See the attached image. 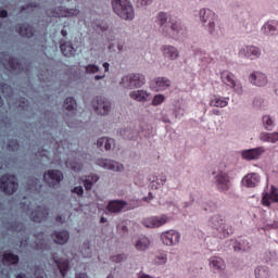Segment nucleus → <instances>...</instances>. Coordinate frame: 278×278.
Returning a JSON list of instances; mask_svg holds the SVG:
<instances>
[{"mask_svg": "<svg viewBox=\"0 0 278 278\" xmlns=\"http://www.w3.org/2000/svg\"><path fill=\"white\" fill-rule=\"evenodd\" d=\"M127 258V256H125V254H117L114 256H111V262H114L115 264H119V262H123Z\"/></svg>", "mask_w": 278, "mask_h": 278, "instance_id": "50", "label": "nucleus"}, {"mask_svg": "<svg viewBox=\"0 0 278 278\" xmlns=\"http://www.w3.org/2000/svg\"><path fill=\"white\" fill-rule=\"evenodd\" d=\"M239 55H243L248 60H257L262 55V51L255 46H245L239 51Z\"/></svg>", "mask_w": 278, "mask_h": 278, "instance_id": "16", "label": "nucleus"}, {"mask_svg": "<svg viewBox=\"0 0 278 278\" xmlns=\"http://www.w3.org/2000/svg\"><path fill=\"white\" fill-rule=\"evenodd\" d=\"M105 143V138H100L97 141L98 149H103V144Z\"/></svg>", "mask_w": 278, "mask_h": 278, "instance_id": "60", "label": "nucleus"}, {"mask_svg": "<svg viewBox=\"0 0 278 278\" xmlns=\"http://www.w3.org/2000/svg\"><path fill=\"white\" fill-rule=\"evenodd\" d=\"M7 147L9 151H17L18 142L16 140H10Z\"/></svg>", "mask_w": 278, "mask_h": 278, "instance_id": "52", "label": "nucleus"}, {"mask_svg": "<svg viewBox=\"0 0 278 278\" xmlns=\"http://www.w3.org/2000/svg\"><path fill=\"white\" fill-rule=\"evenodd\" d=\"M75 278H88V274L86 273L76 274Z\"/></svg>", "mask_w": 278, "mask_h": 278, "instance_id": "62", "label": "nucleus"}, {"mask_svg": "<svg viewBox=\"0 0 278 278\" xmlns=\"http://www.w3.org/2000/svg\"><path fill=\"white\" fill-rule=\"evenodd\" d=\"M132 244L136 251L144 253V251H149V248L151 247V239L146 236L137 237L134 239Z\"/></svg>", "mask_w": 278, "mask_h": 278, "instance_id": "17", "label": "nucleus"}, {"mask_svg": "<svg viewBox=\"0 0 278 278\" xmlns=\"http://www.w3.org/2000/svg\"><path fill=\"white\" fill-rule=\"evenodd\" d=\"M105 168H108V170H114L115 173H123V170L125 169L123 164L116 161H108V160L105 163Z\"/></svg>", "mask_w": 278, "mask_h": 278, "instance_id": "37", "label": "nucleus"}, {"mask_svg": "<svg viewBox=\"0 0 278 278\" xmlns=\"http://www.w3.org/2000/svg\"><path fill=\"white\" fill-rule=\"evenodd\" d=\"M16 31L22 36L23 38H34V27H31L29 24H21L16 26Z\"/></svg>", "mask_w": 278, "mask_h": 278, "instance_id": "30", "label": "nucleus"}, {"mask_svg": "<svg viewBox=\"0 0 278 278\" xmlns=\"http://www.w3.org/2000/svg\"><path fill=\"white\" fill-rule=\"evenodd\" d=\"M261 140L275 144V142H278V132H263L261 134Z\"/></svg>", "mask_w": 278, "mask_h": 278, "instance_id": "39", "label": "nucleus"}, {"mask_svg": "<svg viewBox=\"0 0 278 278\" xmlns=\"http://www.w3.org/2000/svg\"><path fill=\"white\" fill-rule=\"evenodd\" d=\"M210 225L213 229H216L219 231V233H223L224 238H227V236H231V233H233V227L226 225L225 219L220 215H214L211 218Z\"/></svg>", "mask_w": 278, "mask_h": 278, "instance_id": "8", "label": "nucleus"}, {"mask_svg": "<svg viewBox=\"0 0 278 278\" xmlns=\"http://www.w3.org/2000/svg\"><path fill=\"white\" fill-rule=\"evenodd\" d=\"M43 179L50 188H55V186H60V181L64 179V174L58 169H50L43 174Z\"/></svg>", "mask_w": 278, "mask_h": 278, "instance_id": "10", "label": "nucleus"}, {"mask_svg": "<svg viewBox=\"0 0 278 278\" xmlns=\"http://www.w3.org/2000/svg\"><path fill=\"white\" fill-rule=\"evenodd\" d=\"M0 189L5 194H14L18 190V179L14 175H4L0 178Z\"/></svg>", "mask_w": 278, "mask_h": 278, "instance_id": "7", "label": "nucleus"}, {"mask_svg": "<svg viewBox=\"0 0 278 278\" xmlns=\"http://www.w3.org/2000/svg\"><path fill=\"white\" fill-rule=\"evenodd\" d=\"M153 0H138L137 1V7L138 8H144V5H150Z\"/></svg>", "mask_w": 278, "mask_h": 278, "instance_id": "58", "label": "nucleus"}, {"mask_svg": "<svg viewBox=\"0 0 278 278\" xmlns=\"http://www.w3.org/2000/svg\"><path fill=\"white\" fill-rule=\"evenodd\" d=\"M126 205H127V202L123 200H114L109 203V205L106 206V210L109 212H113L116 214L125 210Z\"/></svg>", "mask_w": 278, "mask_h": 278, "instance_id": "31", "label": "nucleus"}, {"mask_svg": "<svg viewBox=\"0 0 278 278\" xmlns=\"http://www.w3.org/2000/svg\"><path fill=\"white\" fill-rule=\"evenodd\" d=\"M273 118H270V116L265 115L263 116V125L265 127V129H267L268 131L273 130Z\"/></svg>", "mask_w": 278, "mask_h": 278, "instance_id": "46", "label": "nucleus"}, {"mask_svg": "<svg viewBox=\"0 0 278 278\" xmlns=\"http://www.w3.org/2000/svg\"><path fill=\"white\" fill-rule=\"evenodd\" d=\"M229 105V98H220V97H214L210 101L211 108H227Z\"/></svg>", "mask_w": 278, "mask_h": 278, "instance_id": "33", "label": "nucleus"}, {"mask_svg": "<svg viewBox=\"0 0 278 278\" xmlns=\"http://www.w3.org/2000/svg\"><path fill=\"white\" fill-rule=\"evenodd\" d=\"M51 238L55 244H66L68 240L71 239V233L68 230H62V231H54L51 235Z\"/></svg>", "mask_w": 278, "mask_h": 278, "instance_id": "24", "label": "nucleus"}, {"mask_svg": "<svg viewBox=\"0 0 278 278\" xmlns=\"http://www.w3.org/2000/svg\"><path fill=\"white\" fill-rule=\"evenodd\" d=\"M277 255V253L275 251H268L265 253V262H270V260H273V257H275Z\"/></svg>", "mask_w": 278, "mask_h": 278, "instance_id": "55", "label": "nucleus"}, {"mask_svg": "<svg viewBox=\"0 0 278 278\" xmlns=\"http://www.w3.org/2000/svg\"><path fill=\"white\" fill-rule=\"evenodd\" d=\"M151 88L156 90V92H162L170 88V80L166 77H157L151 83Z\"/></svg>", "mask_w": 278, "mask_h": 278, "instance_id": "21", "label": "nucleus"}, {"mask_svg": "<svg viewBox=\"0 0 278 278\" xmlns=\"http://www.w3.org/2000/svg\"><path fill=\"white\" fill-rule=\"evenodd\" d=\"M264 34L266 36H275L278 34V22L277 21H269L263 26Z\"/></svg>", "mask_w": 278, "mask_h": 278, "instance_id": "32", "label": "nucleus"}, {"mask_svg": "<svg viewBox=\"0 0 278 278\" xmlns=\"http://www.w3.org/2000/svg\"><path fill=\"white\" fill-rule=\"evenodd\" d=\"M220 79L223 84L226 86H229L230 88H233L236 92H242V86L236 81V76H233L232 73L228 71H224L220 73Z\"/></svg>", "mask_w": 278, "mask_h": 278, "instance_id": "12", "label": "nucleus"}, {"mask_svg": "<svg viewBox=\"0 0 278 278\" xmlns=\"http://www.w3.org/2000/svg\"><path fill=\"white\" fill-rule=\"evenodd\" d=\"M85 73H87V75H94V73H99V66L89 64L85 67Z\"/></svg>", "mask_w": 278, "mask_h": 278, "instance_id": "48", "label": "nucleus"}, {"mask_svg": "<svg viewBox=\"0 0 278 278\" xmlns=\"http://www.w3.org/2000/svg\"><path fill=\"white\" fill-rule=\"evenodd\" d=\"M263 153H266V150L264 149V147H258V148L243 150L241 152V157L243 160H247L248 162H251L253 160H260Z\"/></svg>", "mask_w": 278, "mask_h": 278, "instance_id": "15", "label": "nucleus"}, {"mask_svg": "<svg viewBox=\"0 0 278 278\" xmlns=\"http://www.w3.org/2000/svg\"><path fill=\"white\" fill-rule=\"evenodd\" d=\"M17 108H22V110H27V100L25 98H21L18 102H16Z\"/></svg>", "mask_w": 278, "mask_h": 278, "instance_id": "53", "label": "nucleus"}, {"mask_svg": "<svg viewBox=\"0 0 278 278\" xmlns=\"http://www.w3.org/2000/svg\"><path fill=\"white\" fill-rule=\"evenodd\" d=\"M114 147V139L108 138L105 139V151H110Z\"/></svg>", "mask_w": 278, "mask_h": 278, "instance_id": "54", "label": "nucleus"}, {"mask_svg": "<svg viewBox=\"0 0 278 278\" xmlns=\"http://www.w3.org/2000/svg\"><path fill=\"white\" fill-rule=\"evenodd\" d=\"M129 97L132 99V101L147 103V101H149V97H151V93H149L147 90H135L129 92Z\"/></svg>", "mask_w": 278, "mask_h": 278, "instance_id": "26", "label": "nucleus"}, {"mask_svg": "<svg viewBox=\"0 0 278 278\" xmlns=\"http://www.w3.org/2000/svg\"><path fill=\"white\" fill-rule=\"evenodd\" d=\"M54 260V264L59 268V273L62 278L66 277V273H68V260L66 258H56L55 255L52 256Z\"/></svg>", "mask_w": 278, "mask_h": 278, "instance_id": "29", "label": "nucleus"}, {"mask_svg": "<svg viewBox=\"0 0 278 278\" xmlns=\"http://www.w3.org/2000/svg\"><path fill=\"white\" fill-rule=\"evenodd\" d=\"M112 8L115 14L124 21H134L136 16V11L129 0H112Z\"/></svg>", "mask_w": 278, "mask_h": 278, "instance_id": "3", "label": "nucleus"}, {"mask_svg": "<svg viewBox=\"0 0 278 278\" xmlns=\"http://www.w3.org/2000/svg\"><path fill=\"white\" fill-rule=\"evenodd\" d=\"M166 223H168V216L166 215L152 216L142 220V225L150 229L162 227L163 225H166Z\"/></svg>", "mask_w": 278, "mask_h": 278, "instance_id": "14", "label": "nucleus"}, {"mask_svg": "<svg viewBox=\"0 0 278 278\" xmlns=\"http://www.w3.org/2000/svg\"><path fill=\"white\" fill-rule=\"evenodd\" d=\"M55 222L59 223L60 225H64V223H66V215L64 214L58 215L55 217Z\"/></svg>", "mask_w": 278, "mask_h": 278, "instance_id": "59", "label": "nucleus"}, {"mask_svg": "<svg viewBox=\"0 0 278 278\" xmlns=\"http://www.w3.org/2000/svg\"><path fill=\"white\" fill-rule=\"evenodd\" d=\"M35 247L37 250L45 249V233L40 232L37 235V240L35 241Z\"/></svg>", "mask_w": 278, "mask_h": 278, "instance_id": "45", "label": "nucleus"}, {"mask_svg": "<svg viewBox=\"0 0 278 278\" xmlns=\"http://www.w3.org/2000/svg\"><path fill=\"white\" fill-rule=\"evenodd\" d=\"M23 207L33 223H42L49 218V207L45 205L37 206L33 212H29V205H24Z\"/></svg>", "mask_w": 278, "mask_h": 278, "instance_id": "6", "label": "nucleus"}, {"mask_svg": "<svg viewBox=\"0 0 278 278\" xmlns=\"http://www.w3.org/2000/svg\"><path fill=\"white\" fill-rule=\"evenodd\" d=\"M27 184H28V190L38 191L41 188L40 180L34 177L29 178Z\"/></svg>", "mask_w": 278, "mask_h": 278, "instance_id": "42", "label": "nucleus"}, {"mask_svg": "<svg viewBox=\"0 0 278 278\" xmlns=\"http://www.w3.org/2000/svg\"><path fill=\"white\" fill-rule=\"evenodd\" d=\"M80 253L84 255V257H90V255H92V247L90 245V241H85L83 243Z\"/></svg>", "mask_w": 278, "mask_h": 278, "instance_id": "41", "label": "nucleus"}, {"mask_svg": "<svg viewBox=\"0 0 278 278\" xmlns=\"http://www.w3.org/2000/svg\"><path fill=\"white\" fill-rule=\"evenodd\" d=\"M60 49L65 58H73L77 51L71 41H66L64 39L60 41Z\"/></svg>", "mask_w": 278, "mask_h": 278, "instance_id": "25", "label": "nucleus"}, {"mask_svg": "<svg viewBox=\"0 0 278 278\" xmlns=\"http://www.w3.org/2000/svg\"><path fill=\"white\" fill-rule=\"evenodd\" d=\"M0 90L4 94V97L9 101V105H12V99H14V92L12 91V87L8 86L7 84L0 85Z\"/></svg>", "mask_w": 278, "mask_h": 278, "instance_id": "38", "label": "nucleus"}, {"mask_svg": "<svg viewBox=\"0 0 278 278\" xmlns=\"http://www.w3.org/2000/svg\"><path fill=\"white\" fill-rule=\"evenodd\" d=\"M271 203H278V192L275 186H271L270 192L264 193L262 198V205L264 207H270Z\"/></svg>", "mask_w": 278, "mask_h": 278, "instance_id": "18", "label": "nucleus"}, {"mask_svg": "<svg viewBox=\"0 0 278 278\" xmlns=\"http://www.w3.org/2000/svg\"><path fill=\"white\" fill-rule=\"evenodd\" d=\"M166 262H168V257L166 256L165 252H159L157 254H155L153 258V263L156 264L157 266L166 264Z\"/></svg>", "mask_w": 278, "mask_h": 278, "instance_id": "40", "label": "nucleus"}, {"mask_svg": "<svg viewBox=\"0 0 278 278\" xmlns=\"http://www.w3.org/2000/svg\"><path fill=\"white\" fill-rule=\"evenodd\" d=\"M72 192L74 194H78V197H81V194H84V187L78 186L72 189Z\"/></svg>", "mask_w": 278, "mask_h": 278, "instance_id": "56", "label": "nucleus"}, {"mask_svg": "<svg viewBox=\"0 0 278 278\" xmlns=\"http://www.w3.org/2000/svg\"><path fill=\"white\" fill-rule=\"evenodd\" d=\"M34 8H37L35 3H28L26 7L22 5V12H25V11L31 12Z\"/></svg>", "mask_w": 278, "mask_h": 278, "instance_id": "57", "label": "nucleus"}, {"mask_svg": "<svg viewBox=\"0 0 278 278\" xmlns=\"http://www.w3.org/2000/svg\"><path fill=\"white\" fill-rule=\"evenodd\" d=\"M92 108L96 114H100V116L105 115V98L104 97H96L92 100Z\"/></svg>", "mask_w": 278, "mask_h": 278, "instance_id": "28", "label": "nucleus"}, {"mask_svg": "<svg viewBox=\"0 0 278 278\" xmlns=\"http://www.w3.org/2000/svg\"><path fill=\"white\" fill-rule=\"evenodd\" d=\"M72 170H75V173H79L81 170V164H74L71 165Z\"/></svg>", "mask_w": 278, "mask_h": 278, "instance_id": "61", "label": "nucleus"}, {"mask_svg": "<svg viewBox=\"0 0 278 278\" xmlns=\"http://www.w3.org/2000/svg\"><path fill=\"white\" fill-rule=\"evenodd\" d=\"M166 100V97L164 94H155L154 98L152 99V105L157 106L162 105L163 101Z\"/></svg>", "mask_w": 278, "mask_h": 278, "instance_id": "47", "label": "nucleus"}, {"mask_svg": "<svg viewBox=\"0 0 278 278\" xmlns=\"http://www.w3.org/2000/svg\"><path fill=\"white\" fill-rule=\"evenodd\" d=\"M161 240L166 247H175V244H179V240H181V235H179L177 230H168L162 232Z\"/></svg>", "mask_w": 278, "mask_h": 278, "instance_id": "11", "label": "nucleus"}, {"mask_svg": "<svg viewBox=\"0 0 278 278\" xmlns=\"http://www.w3.org/2000/svg\"><path fill=\"white\" fill-rule=\"evenodd\" d=\"M8 17V11L2 10L0 11V18H7Z\"/></svg>", "mask_w": 278, "mask_h": 278, "instance_id": "63", "label": "nucleus"}, {"mask_svg": "<svg viewBox=\"0 0 278 278\" xmlns=\"http://www.w3.org/2000/svg\"><path fill=\"white\" fill-rule=\"evenodd\" d=\"M119 136H122L124 140H134V130L131 128H124L119 130Z\"/></svg>", "mask_w": 278, "mask_h": 278, "instance_id": "43", "label": "nucleus"}, {"mask_svg": "<svg viewBox=\"0 0 278 278\" xmlns=\"http://www.w3.org/2000/svg\"><path fill=\"white\" fill-rule=\"evenodd\" d=\"M35 278H47V274L45 273V269L40 267L35 268Z\"/></svg>", "mask_w": 278, "mask_h": 278, "instance_id": "51", "label": "nucleus"}, {"mask_svg": "<svg viewBox=\"0 0 278 278\" xmlns=\"http://www.w3.org/2000/svg\"><path fill=\"white\" fill-rule=\"evenodd\" d=\"M97 181H99L98 176H88L84 184L86 190H92V185L97 184Z\"/></svg>", "mask_w": 278, "mask_h": 278, "instance_id": "44", "label": "nucleus"}, {"mask_svg": "<svg viewBox=\"0 0 278 278\" xmlns=\"http://www.w3.org/2000/svg\"><path fill=\"white\" fill-rule=\"evenodd\" d=\"M147 84V78L142 74H130L126 75L121 80V86L127 88L128 90H134V88H142Z\"/></svg>", "mask_w": 278, "mask_h": 278, "instance_id": "5", "label": "nucleus"}, {"mask_svg": "<svg viewBox=\"0 0 278 278\" xmlns=\"http://www.w3.org/2000/svg\"><path fill=\"white\" fill-rule=\"evenodd\" d=\"M156 24L160 25L164 36H168L174 39L179 38V34H181V24L173 18H169L168 21L166 13L160 12L157 14Z\"/></svg>", "mask_w": 278, "mask_h": 278, "instance_id": "2", "label": "nucleus"}, {"mask_svg": "<svg viewBox=\"0 0 278 278\" xmlns=\"http://www.w3.org/2000/svg\"><path fill=\"white\" fill-rule=\"evenodd\" d=\"M63 108L70 114H75V112L77 110V102H75V99H73V98H67L64 101Z\"/></svg>", "mask_w": 278, "mask_h": 278, "instance_id": "36", "label": "nucleus"}, {"mask_svg": "<svg viewBox=\"0 0 278 278\" xmlns=\"http://www.w3.org/2000/svg\"><path fill=\"white\" fill-rule=\"evenodd\" d=\"M1 8H8V2H5V0H0V9Z\"/></svg>", "mask_w": 278, "mask_h": 278, "instance_id": "64", "label": "nucleus"}, {"mask_svg": "<svg viewBox=\"0 0 278 278\" xmlns=\"http://www.w3.org/2000/svg\"><path fill=\"white\" fill-rule=\"evenodd\" d=\"M256 278H268V270L264 268H258L255 270Z\"/></svg>", "mask_w": 278, "mask_h": 278, "instance_id": "49", "label": "nucleus"}, {"mask_svg": "<svg viewBox=\"0 0 278 278\" xmlns=\"http://www.w3.org/2000/svg\"><path fill=\"white\" fill-rule=\"evenodd\" d=\"M250 81L254 86H258L260 88H262V86H266L268 84V78L264 73L254 72L250 75Z\"/></svg>", "mask_w": 278, "mask_h": 278, "instance_id": "23", "label": "nucleus"}, {"mask_svg": "<svg viewBox=\"0 0 278 278\" xmlns=\"http://www.w3.org/2000/svg\"><path fill=\"white\" fill-rule=\"evenodd\" d=\"M161 51L167 60H177V58H179V50L174 46H162Z\"/></svg>", "mask_w": 278, "mask_h": 278, "instance_id": "27", "label": "nucleus"}, {"mask_svg": "<svg viewBox=\"0 0 278 278\" xmlns=\"http://www.w3.org/2000/svg\"><path fill=\"white\" fill-rule=\"evenodd\" d=\"M4 227L5 229H8L9 231H17V233H25V226H23V224L17 223V222H7L4 223Z\"/></svg>", "mask_w": 278, "mask_h": 278, "instance_id": "34", "label": "nucleus"}, {"mask_svg": "<svg viewBox=\"0 0 278 278\" xmlns=\"http://www.w3.org/2000/svg\"><path fill=\"white\" fill-rule=\"evenodd\" d=\"M106 47L111 53H121L125 47V38L106 28Z\"/></svg>", "mask_w": 278, "mask_h": 278, "instance_id": "4", "label": "nucleus"}, {"mask_svg": "<svg viewBox=\"0 0 278 278\" xmlns=\"http://www.w3.org/2000/svg\"><path fill=\"white\" fill-rule=\"evenodd\" d=\"M8 264L9 266L12 264H18V255L12 253L0 254V263Z\"/></svg>", "mask_w": 278, "mask_h": 278, "instance_id": "35", "label": "nucleus"}, {"mask_svg": "<svg viewBox=\"0 0 278 278\" xmlns=\"http://www.w3.org/2000/svg\"><path fill=\"white\" fill-rule=\"evenodd\" d=\"M208 266L213 273H223L227 268L225 260L220 256H212L208 262Z\"/></svg>", "mask_w": 278, "mask_h": 278, "instance_id": "19", "label": "nucleus"}, {"mask_svg": "<svg viewBox=\"0 0 278 278\" xmlns=\"http://www.w3.org/2000/svg\"><path fill=\"white\" fill-rule=\"evenodd\" d=\"M260 181H262V178L257 173H250L242 179V184L245 188H255L256 186H260Z\"/></svg>", "mask_w": 278, "mask_h": 278, "instance_id": "20", "label": "nucleus"}, {"mask_svg": "<svg viewBox=\"0 0 278 278\" xmlns=\"http://www.w3.org/2000/svg\"><path fill=\"white\" fill-rule=\"evenodd\" d=\"M200 20L211 36H223L225 33V28H223V24L218 22V15L214 13V11L210 9H201Z\"/></svg>", "mask_w": 278, "mask_h": 278, "instance_id": "1", "label": "nucleus"}, {"mask_svg": "<svg viewBox=\"0 0 278 278\" xmlns=\"http://www.w3.org/2000/svg\"><path fill=\"white\" fill-rule=\"evenodd\" d=\"M216 186H217V189L220 190V192H225L229 190V186H230L229 175L223 172L218 173L216 176Z\"/></svg>", "mask_w": 278, "mask_h": 278, "instance_id": "22", "label": "nucleus"}, {"mask_svg": "<svg viewBox=\"0 0 278 278\" xmlns=\"http://www.w3.org/2000/svg\"><path fill=\"white\" fill-rule=\"evenodd\" d=\"M81 11L77 8L66 9L65 7H58L52 16L61 18H73V16H79Z\"/></svg>", "mask_w": 278, "mask_h": 278, "instance_id": "13", "label": "nucleus"}, {"mask_svg": "<svg viewBox=\"0 0 278 278\" xmlns=\"http://www.w3.org/2000/svg\"><path fill=\"white\" fill-rule=\"evenodd\" d=\"M0 61L10 73L18 74L23 71V64L17 59L10 56V54H1Z\"/></svg>", "mask_w": 278, "mask_h": 278, "instance_id": "9", "label": "nucleus"}]
</instances>
